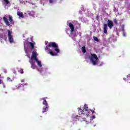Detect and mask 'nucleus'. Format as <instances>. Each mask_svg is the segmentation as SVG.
Masks as SVG:
<instances>
[{"mask_svg":"<svg viewBox=\"0 0 130 130\" xmlns=\"http://www.w3.org/2000/svg\"><path fill=\"white\" fill-rule=\"evenodd\" d=\"M29 44L31 47V50H32L33 49H34V43L32 42H29Z\"/></svg>","mask_w":130,"mask_h":130,"instance_id":"17","label":"nucleus"},{"mask_svg":"<svg viewBox=\"0 0 130 130\" xmlns=\"http://www.w3.org/2000/svg\"><path fill=\"white\" fill-rule=\"evenodd\" d=\"M21 83H24V80L23 79H22V80H21Z\"/></svg>","mask_w":130,"mask_h":130,"instance_id":"29","label":"nucleus"},{"mask_svg":"<svg viewBox=\"0 0 130 130\" xmlns=\"http://www.w3.org/2000/svg\"><path fill=\"white\" fill-rule=\"evenodd\" d=\"M7 81H8V82H12V79L10 77H7Z\"/></svg>","mask_w":130,"mask_h":130,"instance_id":"22","label":"nucleus"},{"mask_svg":"<svg viewBox=\"0 0 130 130\" xmlns=\"http://www.w3.org/2000/svg\"><path fill=\"white\" fill-rule=\"evenodd\" d=\"M90 58H92V59H93V58H95V59L97 60L98 59V57L96 54H91V57H90Z\"/></svg>","mask_w":130,"mask_h":130,"instance_id":"12","label":"nucleus"},{"mask_svg":"<svg viewBox=\"0 0 130 130\" xmlns=\"http://www.w3.org/2000/svg\"><path fill=\"white\" fill-rule=\"evenodd\" d=\"M70 21H68L67 23H68V26L71 29V32H74L75 31V27H74V24L71 22H69Z\"/></svg>","mask_w":130,"mask_h":130,"instance_id":"6","label":"nucleus"},{"mask_svg":"<svg viewBox=\"0 0 130 130\" xmlns=\"http://www.w3.org/2000/svg\"><path fill=\"white\" fill-rule=\"evenodd\" d=\"M3 87H4V88H6V85H4Z\"/></svg>","mask_w":130,"mask_h":130,"instance_id":"32","label":"nucleus"},{"mask_svg":"<svg viewBox=\"0 0 130 130\" xmlns=\"http://www.w3.org/2000/svg\"><path fill=\"white\" fill-rule=\"evenodd\" d=\"M95 118H96V117L95 116V115L92 116L91 117V119H95Z\"/></svg>","mask_w":130,"mask_h":130,"instance_id":"27","label":"nucleus"},{"mask_svg":"<svg viewBox=\"0 0 130 130\" xmlns=\"http://www.w3.org/2000/svg\"><path fill=\"white\" fill-rule=\"evenodd\" d=\"M36 62L38 64V66L40 67L41 68L42 67V64H41V61H39V60H38V58L36 59V60H35Z\"/></svg>","mask_w":130,"mask_h":130,"instance_id":"10","label":"nucleus"},{"mask_svg":"<svg viewBox=\"0 0 130 130\" xmlns=\"http://www.w3.org/2000/svg\"><path fill=\"white\" fill-rule=\"evenodd\" d=\"M78 114L79 115H83V114H84L83 112H84V110H83L82 109L80 108H78Z\"/></svg>","mask_w":130,"mask_h":130,"instance_id":"11","label":"nucleus"},{"mask_svg":"<svg viewBox=\"0 0 130 130\" xmlns=\"http://www.w3.org/2000/svg\"><path fill=\"white\" fill-rule=\"evenodd\" d=\"M37 52L36 51H33L32 52V55H31V57H30V58L29 59V60H33V59L34 60H35L36 59H37Z\"/></svg>","mask_w":130,"mask_h":130,"instance_id":"5","label":"nucleus"},{"mask_svg":"<svg viewBox=\"0 0 130 130\" xmlns=\"http://www.w3.org/2000/svg\"><path fill=\"white\" fill-rule=\"evenodd\" d=\"M90 111H91L92 113L93 114V113H95V108H94L93 110H90Z\"/></svg>","mask_w":130,"mask_h":130,"instance_id":"24","label":"nucleus"},{"mask_svg":"<svg viewBox=\"0 0 130 130\" xmlns=\"http://www.w3.org/2000/svg\"><path fill=\"white\" fill-rule=\"evenodd\" d=\"M88 116H89V113H86V114H83L82 115H80L79 116H76V117H78V120L79 121H84L86 120V118L85 117H88Z\"/></svg>","mask_w":130,"mask_h":130,"instance_id":"4","label":"nucleus"},{"mask_svg":"<svg viewBox=\"0 0 130 130\" xmlns=\"http://www.w3.org/2000/svg\"><path fill=\"white\" fill-rule=\"evenodd\" d=\"M53 47V48H55L54 50L57 53H59V50L58 49V45L55 42H50L48 43V45L46 46L45 49L46 50H49V48Z\"/></svg>","mask_w":130,"mask_h":130,"instance_id":"2","label":"nucleus"},{"mask_svg":"<svg viewBox=\"0 0 130 130\" xmlns=\"http://www.w3.org/2000/svg\"><path fill=\"white\" fill-rule=\"evenodd\" d=\"M49 2L50 4H52V3H53V0H49Z\"/></svg>","mask_w":130,"mask_h":130,"instance_id":"28","label":"nucleus"},{"mask_svg":"<svg viewBox=\"0 0 130 130\" xmlns=\"http://www.w3.org/2000/svg\"><path fill=\"white\" fill-rule=\"evenodd\" d=\"M49 53H50L51 54V55H52V56H55V55H57V54L54 53H53V51H50L49 52Z\"/></svg>","mask_w":130,"mask_h":130,"instance_id":"19","label":"nucleus"},{"mask_svg":"<svg viewBox=\"0 0 130 130\" xmlns=\"http://www.w3.org/2000/svg\"><path fill=\"white\" fill-rule=\"evenodd\" d=\"M103 64V63L100 64V67H101V66H102Z\"/></svg>","mask_w":130,"mask_h":130,"instance_id":"31","label":"nucleus"},{"mask_svg":"<svg viewBox=\"0 0 130 130\" xmlns=\"http://www.w3.org/2000/svg\"><path fill=\"white\" fill-rule=\"evenodd\" d=\"M45 43H46V44H47V43H48V42H46Z\"/></svg>","mask_w":130,"mask_h":130,"instance_id":"33","label":"nucleus"},{"mask_svg":"<svg viewBox=\"0 0 130 130\" xmlns=\"http://www.w3.org/2000/svg\"><path fill=\"white\" fill-rule=\"evenodd\" d=\"M8 37L10 36H12V35H11V30H8Z\"/></svg>","mask_w":130,"mask_h":130,"instance_id":"21","label":"nucleus"},{"mask_svg":"<svg viewBox=\"0 0 130 130\" xmlns=\"http://www.w3.org/2000/svg\"><path fill=\"white\" fill-rule=\"evenodd\" d=\"M9 20L11 24H14V20H13V17L10 15L9 16Z\"/></svg>","mask_w":130,"mask_h":130,"instance_id":"14","label":"nucleus"},{"mask_svg":"<svg viewBox=\"0 0 130 130\" xmlns=\"http://www.w3.org/2000/svg\"><path fill=\"white\" fill-rule=\"evenodd\" d=\"M81 50L83 53H86V47L85 46L82 47Z\"/></svg>","mask_w":130,"mask_h":130,"instance_id":"18","label":"nucleus"},{"mask_svg":"<svg viewBox=\"0 0 130 130\" xmlns=\"http://www.w3.org/2000/svg\"><path fill=\"white\" fill-rule=\"evenodd\" d=\"M114 22L115 24H116V25H118V22H117V20L115 19V20H114Z\"/></svg>","mask_w":130,"mask_h":130,"instance_id":"25","label":"nucleus"},{"mask_svg":"<svg viewBox=\"0 0 130 130\" xmlns=\"http://www.w3.org/2000/svg\"><path fill=\"white\" fill-rule=\"evenodd\" d=\"M29 62L31 64V68L32 70H35L36 69V64H35V61L32 60H29Z\"/></svg>","mask_w":130,"mask_h":130,"instance_id":"7","label":"nucleus"},{"mask_svg":"<svg viewBox=\"0 0 130 130\" xmlns=\"http://www.w3.org/2000/svg\"><path fill=\"white\" fill-rule=\"evenodd\" d=\"M8 37H9V42H10V43H13V42H14L13 37L11 36Z\"/></svg>","mask_w":130,"mask_h":130,"instance_id":"16","label":"nucleus"},{"mask_svg":"<svg viewBox=\"0 0 130 130\" xmlns=\"http://www.w3.org/2000/svg\"><path fill=\"white\" fill-rule=\"evenodd\" d=\"M3 21L5 23L6 25H7V26H10V22H9V20H8L5 16L3 17Z\"/></svg>","mask_w":130,"mask_h":130,"instance_id":"8","label":"nucleus"},{"mask_svg":"<svg viewBox=\"0 0 130 130\" xmlns=\"http://www.w3.org/2000/svg\"><path fill=\"white\" fill-rule=\"evenodd\" d=\"M17 15L18 17H20V18H24V15L23 13L20 11L17 12Z\"/></svg>","mask_w":130,"mask_h":130,"instance_id":"13","label":"nucleus"},{"mask_svg":"<svg viewBox=\"0 0 130 130\" xmlns=\"http://www.w3.org/2000/svg\"><path fill=\"white\" fill-rule=\"evenodd\" d=\"M46 98H44L42 99V100H44L43 102V104L44 106L43 108L42 113H44V112H46L47 110H48V108H49V106H48V103L46 101Z\"/></svg>","mask_w":130,"mask_h":130,"instance_id":"3","label":"nucleus"},{"mask_svg":"<svg viewBox=\"0 0 130 130\" xmlns=\"http://www.w3.org/2000/svg\"><path fill=\"white\" fill-rule=\"evenodd\" d=\"M93 38L95 41H96V42H99V40L98 39V38H97L95 36H93Z\"/></svg>","mask_w":130,"mask_h":130,"instance_id":"20","label":"nucleus"},{"mask_svg":"<svg viewBox=\"0 0 130 130\" xmlns=\"http://www.w3.org/2000/svg\"><path fill=\"white\" fill-rule=\"evenodd\" d=\"M4 2H5L6 4H7V5H9V0H4Z\"/></svg>","mask_w":130,"mask_h":130,"instance_id":"26","label":"nucleus"},{"mask_svg":"<svg viewBox=\"0 0 130 130\" xmlns=\"http://www.w3.org/2000/svg\"><path fill=\"white\" fill-rule=\"evenodd\" d=\"M107 23L108 24H104L103 31L105 34H107V29H108V27L109 29H112V28L114 26V23H113V22H112V21L110 20H108Z\"/></svg>","mask_w":130,"mask_h":130,"instance_id":"1","label":"nucleus"},{"mask_svg":"<svg viewBox=\"0 0 130 130\" xmlns=\"http://www.w3.org/2000/svg\"><path fill=\"white\" fill-rule=\"evenodd\" d=\"M2 84V80L0 79V85Z\"/></svg>","mask_w":130,"mask_h":130,"instance_id":"30","label":"nucleus"},{"mask_svg":"<svg viewBox=\"0 0 130 130\" xmlns=\"http://www.w3.org/2000/svg\"><path fill=\"white\" fill-rule=\"evenodd\" d=\"M84 110L86 112L85 114H87V113L89 114V108H88V106H87V105L85 104L84 105Z\"/></svg>","mask_w":130,"mask_h":130,"instance_id":"9","label":"nucleus"},{"mask_svg":"<svg viewBox=\"0 0 130 130\" xmlns=\"http://www.w3.org/2000/svg\"><path fill=\"white\" fill-rule=\"evenodd\" d=\"M90 60L91 61L93 66H96L97 62L95 60H94L92 58H90Z\"/></svg>","mask_w":130,"mask_h":130,"instance_id":"15","label":"nucleus"},{"mask_svg":"<svg viewBox=\"0 0 130 130\" xmlns=\"http://www.w3.org/2000/svg\"><path fill=\"white\" fill-rule=\"evenodd\" d=\"M21 86H22V87H24V85H21Z\"/></svg>","mask_w":130,"mask_h":130,"instance_id":"34","label":"nucleus"},{"mask_svg":"<svg viewBox=\"0 0 130 130\" xmlns=\"http://www.w3.org/2000/svg\"><path fill=\"white\" fill-rule=\"evenodd\" d=\"M19 72L20 74H24V71H23V69H20V70H19Z\"/></svg>","mask_w":130,"mask_h":130,"instance_id":"23","label":"nucleus"}]
</instances>
